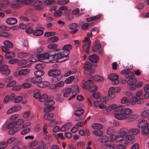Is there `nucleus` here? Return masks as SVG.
Listing matches in <instances>:
<instances>
[{
	"mask_svg": "<svg viewBox=\"0 0 149 149\" xmlns=\"http://www.w3.org/2000/svg\"><path fill=\"white\" fill-rule=\"evenodd\" d=\"M72 125L73 124L72 123H66L61 127L60 129L61 131L62 132L67 131L71 128Z\"/></svg>",
	"mask_w": 149,
	"mask_h": 149,
	"instance_id": "aec40b11",
	"label": "nucleus"
},
{
	"mask_svg": "<svg viewBox=\"0 0 149 149\" xmlns=\"http://www.w3.org/2000/svg\"><path fill=\"white\" fill-rule=\"evenodd\" d=\"M37 55L30 57L29 59V61L30 62H34L36 61H38V59L37 58Z\"/></svg>",
	"mask_w": 149,
	"mask_h": 149,
	"instance_id": "13d9d810",
	"label": "nucleus"
},
{
	"mask_svg": "<svg viewBox=\"0 0 149 149\" xmlns=\"http://www.w3.org/2000/svg\"><path fill=\"white\" fill-rule=\"evenodd\" d=\"M93 129L96 130H101L103 128V126L101 124L98 123H95L91 125Z\"/></svg>",
	"mask_w": 149,
	"mask_h": 149,
	"instance_id": "a878e982",
	"label": "nucleus"
},
{
	"mask_svg": "<svg viewBox=\"0 0 149 149\" xmlns=\"http://www.w3.org/2000/svg\"><path fill=\"white\" fill-rule=\"evenodd\" d=\"M130 109L131 110L130 112V113L126 115L125 118H123L121 120H127V121L128 122H130L134 121L138 117V115L136 114H133L130 116L129 115L131 114L132 113V109L130 108Z\"/></svg>",
	"mask_w": 149,
	"mask_h": 149,
	"instance_id": "9b49d317",
	"label": "nucleus"
},
{
	"mask_svg": "<svg viewBox=\"0 0 149 149\" xmlns=\"http://www.w3.org/2000/svg\"><path fill=\"white\" fill-rule=\"evenodd\" d=\"M108 96L110 99H113L116 96L114 88L112 87L110 88L108 91Z\"/></svg>",
	"mask_w": 149,
	"mask_h": 149,
	"instance_id": "f3484780",
	"label": "nucleus"
},
{
	"mask_svg": "<svg viewBox=\"0 0 149 149\" xmlns=\"http://www.w3.org/2000/svg\"><path fill=\"white\" fill-rule=\"evenodd\" d=\"M42 80V79L41 77L38 78L35 77V78H31L30 81L32 83L38 86L39 83Z\"/></svg>",
	"mask_w": 149,
	"mask_h": 149,
	"instance_id": "412c9836",
	"label": "nucleus"
},
{
	"mask_svg": "<svg viewBox=\"0 0 149 149\" xmlns=\"http://www.w3.org/2000/svg\"><path fill=\"white\" fill-rule=\"evenodd\" d=\"M15 1L18 3L19 4H30L31 3L32 1L31 0H15Z\"/></svg>",
	"mask_w": 149,
	"mask_h": 149,
	"instance_id": "f704fd0d",
	"label": "nucleus"
},
{
	"mask_svg": "<svg viewBox=\"0 0 149 149\" xmlns=\"http://www.w3.org/2000/svg\"><path fill=\"white\" fill-rule=\"evenodd\" d=\"M130 108H124L123 105H120L118 106L117 105V107L115 111L119 112L122 111V112H117L115 113V117L117 119L121 120L123 118L126 117V115L130 113Z\"/></svg>",
	"mask_w": 149,
	"mask_h": 149,
	"instance_id": "7ed1b4c3",
	"label": "nucleus"
},
{
	"mask_svg": "<svg viewBox=\"0 0 149 149\" xmlns=\"http://www.w3.org/2000/svg\"><path fill=\"white\" fill-rule=\"evenodd\" d=\"M100 141L102 143L106 142L108 141V137L106 135H103L102 136L100 139Z\"/></svg>",
	"mask_w": 149,
	"mask_h": 149,
	"instance_id": "0e129e2a",
	"label": "nucleus"
},
{
	"mask_svg": "<svg viewBox=\"0 0 149 149\" xmlns=\"http://www.w3.org/2000/svg\"><path fill=\"white\" fill-rule=\"evenodd\" d=\"M132 97L130 99L126 97H123L121 100V103L123 104H125L127 105H129L131 104L132 105H134L135 104H133L132 103Z\"/></svg>",
	"mask_w": 149,
	"mask_h": 149,
	"instance_id": "2eb2a0df",
	"label": "nucleus"
},
{
	"mask_svg": "<svg viewBox=\"0 0 149 149\" xmlns=\"http://www.w3.org/2000/svg\"><path fill=\"white\" fill-rule=\"evenodd\" d=\"M44 49L42 47H39L33 50V52L35 53H40L43 52Z\"/></svg>",
	"mask_w": 149,
	"mask_h": 149,
	"instance_id": "603ef678",
	"label": "nucleus"
},
{
	"mask_svg": "<svg viewBox=\"0 0 149 149\" xmlns=\"http://www.w3.org/2000/svg\"><path fill=\"white\" fill-rule=\"evenodd\" d=\"M49 88L50 89H53L54 91L56 92L58 91L59 90V89L56 85V84H51Z\"/></svg>",
	"mask_w": 149,
	"mask_h": 149,
	"instance_id": "052dcab7",
	"label": "nucleus"
},
{
	"mask_svg": "<svg viewBox=\"0 0 149 149\" xmlns=\"http://www.w3.org/2000/svg\"><path fill=\"white\" fill-rule=\"evenodd\" d=\"M91 67V64L89 62H85L84 65V69L86 70H90Z\"/></svg>",
	"mask_w": 149,
	"mask_h": 149,
	"instance_id": "79ce46f5",
	"label": "nucleus"
},
{
	"mask_svg": "<svg viewBox=\"0 0 149 149\" xmlns=\"http://www.w3.org/2000/svg\"><path fill=\"white\" fill-rule=\"evenodd\" d=\"M64 57H65L66 58V59L64 60H66L68 59L69 57L68 56V54H64V52H59L53 56L52 55V58H53L54 60H53L55 61Z\"/></svg>",
	"mask_w": 149,
	"mask_h": 149,
	"instance_id": "1a4fd4ad",
	"label": "nucleus"
},
{
	"mask_svg": "<svg viewBox=\"0 0 149 149\" xmlns=\"http://www.w3.org/2000/svg\"><path fill=\"white\" fill-rule=\"evenodd\" d=\"M143 94V91L142 90H139L136 91L135 96L132 97V103L136 104H141L143 103V98H141Z\"/></svg>",
	"mask_w": 149,
	"mask_h": 149,
	"instance_id": "20e7f679",
	"label": "nucleus"
},
{
	"mask_svg": "<svg viewBox=\"0 0 149 149\" xmlns=\"http://www.w3.org/2000/svg\"><path fill=\"white\" fill-rule=\"evenodd\" d=\"M49 101H53L52 99L48 97L47 95L45 94H43L41 96L39 101L41 102H45V103L47 102V103H49Z\"/></svg>",
	"mask_w": 149,
	"mask_h": 149,
	"instance_id": "6ab92c4d",
	"label": "nucleus"
},
{
	"mask_svg": "<svg viewBox=\"0 0 149 149\" xmlns=\"http://www.w3.org/2000/svg\"><path fill=\"white\" fill-rule=\"evenodd\" d=\"M109 79L112 81L113 84L114 85H117L119 82L118 80L119 76L116 73H112L108 76Z\"/></svg>",
	"mask_w": 149,
	"mask_h": 149,
	"instance_id": "9d476101",
	"label": "nucleus"
},
{
	"mask_svg": "<svg viewBox=\"0 0 149 149\" xmlns=\"http://www.w3.org/2000/svg\"><path fill=\"white\" fill-rule=\"evenodd\" d=\"M44 72L42 70H38L34 72V74L35 77H40L41 76L43 75Z\"/></svg>",
	"mask_w": 149,
	"mask_h": 149,
	"instance_id": "a19ab883",
	"label": "nucleus"
},
{
	"mask_svg": "<svg viewBox=\"0 0 149 149\" xmlns=\"http://www.w3.org/2000/svg\"><path fill=\"white\" fill-rule=\"evenodd\" d=\"M77 26V25L75 23H73L69 25V28L72 30H73L71 31L72 34H74L77 32L78 30L76 29Z\"/></svg>",
	"mask_w": 149,
	"mask_h": 149,
	"instance_id": "5701e85b",
	"label": "nucleus"
},
{
	"mask_svg": "<svg viewBox=\"0 0 149 149\" xmlns=\"http://www.w3.org/2000/svg\"><path fill=\"white\" fill-rule=\"evenodd\" d=\"M19 115L18 114H15L10 116V119L11 121H13L16 120L19 118Z\"/></svg>",
	"mask_w": 149,
	"mask_h": 149,
	"instance_id": "4d7b16f0",
	"label": "nucleus"
},
{
	"mask_svg": "<svg viewBox=\"0 0 149 149\" xmlns=\"http://www.w3.org/2000/svg\"><path fill=\"white\" fill-rule=\"evenodd\" d=\"M0 72L6 75H8L10 73V70L8 69V66L4 65L0 67Z\"/></svg>",
	"mask_w": 149,
	"mask_h": 149,
	"instance_id": "a211bd4d",
	"label": "nucleus"
},
{
	"mask_svg": "<svg viewBox=\"0 0 149 149\" xmlns=\"http://www.w3.org/2000/svg\"><path fill=\"white\" fill-rule=\"evenodd\" d=\"M31 128L29 127L24 129L21 131V134L22 135H24L29 132Z\"/></svg>",
	"mask_w": 149,
	"mask_h": 149,
	"instance_id": "69168bd1",
	"label": "nucleus"
},
{
	"mask_svg": "<svg viewBox=\"0 0 149 149\" xmlns=\"http://www.w3.org/2000/svg\"><path fill=\"white\" fill-rule=\"evenodd\" d=\"M74 79V76H71L67 78L65 81V82L66 84H68L71 83Z\"/></svg>",
	"mask_w": 149,
	"mask_h": 149,
	"instance_id": "49530a36",
	"label": "nucleus"
},
{
	"mask_svg": "<svg viewBox=\"0 0 149 149\" xmlns=\"http://www.w3.org/2000/svg\"><path fill=\"white\" fill-rule=\"evenodd\" d=\"M148 124L147 123V121L146 120H141L138 122L137 126L139 128L142 129L147 125Z\"/></svg>",
	"mask_w": 149,
	"mask_h": 149,
	"instance_id": "b1692460",
	"label": "nucleus"
},
{
	"mask_svg": "<svg viewBox=\"0 0 149 149\" xmlns=\"http://www.w3.org/2000/svg\"><path fill=\"white\" fill-rule=\"evenodd\" d=\"M9 3L10 4L9 5H10L12 7L15 8L19 7V4L17 2L15 1H13L11 3L9 2Z\"/></svg>",
	"mask_w": 149,
	"mask_h": 149,
	"instance_id": "5fc2aeb1",
	"label": "nucleus"
},
{
	"mask_svg": "<svg viewBox=\"0 0 149 149\" xmlns=\"http://www.w3.org/2000/svg\"><path fill=\"white\" fill-rule=\"evenodd\" d=\"M38 144L37 141L33 140L31 141L27 145L29 148H31L36 146Z\"/></svg>",
	"mask_w": 149,
	"mask_h": 149,
	"instance_id": "e433bc0d",
	"label": "nucleus"
},
{
	"mask_svg": "<svg viewBox=\"0 0 149 149\" xmlns=\"http://www.w3.org/2000/svg\"><path fill=\"white\" fill-rule=\"evenodd\" d=\"M29 55V54L25 52H20L17 54V57L20 58H23L28 57Z\"/></svg>",
	"mask_w": 149,
	"mask_h": 149,
	"instance_id": "c85d7f7f",
	"label": "nucleus"
},
{
	"mask_svg": "<svg viewBox=\"0 0 149 149\" xmlns=\"http://www.w3.org/2000/svg\"><path fill=\"white\" fill-rule=\"evenodd\" d=\"M14 127L13 123H11L8 124H5L2 126V128L4 130H6L7 128V129H11Z\"/></svg>",
	"mask_w": 149,
	"mask_h": 149,
	"instance_id": "58836bf2",
	"label": "nucleus"
},
{
	"mask_svg": "<svg viewBox=\"0 0 149 149\" xmlns=\"http://www.w3.org/2000/svg\"><path fill=\"white\" fill-rule=\"evenodd\" d=\"M63 76L62 75H59L54 76L52 78V80L53 82L55 83L61 80Z\"/></svg>",
	"mask_w": 149,
	"mask_h": 149,
	"instance_id": "72a5a7b5",
	"label": "nucleus"
},
{
	"mask_svg": "<svg viewBox=\"0 0 149 149\" xmlns=\"http://www.w3.org/2000/svg\"><path fill=\"white\" fill-rule=\"evenodd\" d=\"M44 67V63L38 64L36 66V69L38 70H42Z\"/></svg>",
	"mask_w": 149,
	"mask_h": 149,
	"instance_id": "864d4df0",
	"label": "nucleus"
},
{
	"mask_svg": "<svg viewBox=\"0 0 149 149\" xmlns=\"http://www.w3.org/2000/svg\"><path fill=\"white\" fill-rule=\"evenodd\" d=\"M49 103H47V102L44 103V105L46 106L44 109V111L46 113L48 112L51 111L52 109H53L54 107L52 106L55 103L54 101H49Z\"/></svg>",
	"mask_w": 149,
	"mask_h": 149,
	"instance_id": "ddd939ff",
	"label": "nucleus"
},
{
	"mask_svg": "<svg viewBox=\"0 0 149 149\" xmlns=\"http://www.w3.org/2000/svg\"><path fill=\"white\" fill-rule=\"evenodd\" d=\"M106 98L104 97L100 100L95 101L93 102L94 105L96 108H100L103 110L105 109L107 113L111 112L113 110H114L115 111L117 107V104H113L107 107L106 105Z\"/></svg>",
	"mask_w": 149,
	"mask_h": 149,
	"instance_id": "f03ea898",
	"label": "nucleus"
},
{
	"mask_svg": "<svg viewBox=\"0 0 149 149\" xmlns=\"http://www.w3.org/2000/svg\"><path fill=\"white\" fill-rule=\"evenodd\" d=\"M3 44L5 46L9 48H11L13 47V44L9 40H5Z\"/></svg>",
	"mask_w": 149,
	"mask_h": 149,
	"instance_id": "37998d69",
	"label": "nucleus"
},
{
	"mask_svg": "<svg viewBox=\"0 0 149 149\" xmlns=\"http://www.w3.org/2000/svg\"><path fill=\"white\" fill-rule=\"evenodd\" d=\"M72 91V89L70 88H65L64 90V93L63 94V96L66 97H69L70 94Z\"/></svg>",
	"mask_w": 149,
	"mask_h": 149,
	"instance_id": "473e14b6",
	"label": "nucleus"
},
{
	"mask_svg": "<svg viewBox=\"0 0 149 149\" xmlns=\"http://www.w3.org/2000/svg\"><path fill=\"white\" fill-rule=\"evenodd\" d=\"M15 55L14 53L12 52H9L5 54V57L7 59H11L15 57Z\"/></svg>",
	"mask_w": 149,
	"mask_h": 149,
	"instance_id": "cd10ccee",
	"label": "nucleus"
},
{
	"mask_svg": "<svg viewBox=\"0 0 149 149\" xmlns=\"http://www.w3.org/2000/svg\"><path fill=\"white\" fill-rule=\"evenodd\" d=\"M114 133L115 131L113 127H110L107 129V133L108 135H110L111 140L110 141H115L117 142H121L122 143V140L118 141L119 140H118L119 139H118V138L120 136V132H119V135H118L114 134Z\"/></svg>",
	"mask_w": 149,
	"mask_h": 149,
	"instance_id": "39448f33",
	"label": "nucleus"
},
{
	"mask_svg": "<svg viewBox=\"0 0 149 149\" xmlns=\"http://www.w3.org/2000/svg\"><path fill=\"white\" fill-rule=\"evenodd\" d=\"M149 114V107L146 108L145 109L142 111L141 114V115L143 117H146Z\"/></svg>",
	"mask_w": 149,
	"mask_h": 149,
	"instance_id": "c03bdc74",
	"label": "nucleus"
},
{
	"mask_svg": "<svg viewBox=\"0 0 149 149\" xmlns=\"http://www.w3.org/2000/svg\"><path fill=\"white\" fill-rule=\"evenodd\" d=\"M76 72V70L75 69L72 70H69L66 72L64 75V76L67 77L69 76L71 74L75 73Z\"/></svg>",
	"mask_w": 149,
	"mask_h": 149,
	"instance_id": "8fccbe9b",
	"label": "nucleus"
},
{
	"mask_svg": "<svg viewBox=\"0 0 149 149\" xmlns=\"http://www.w3.org/2000/svg\"><path fill=\"white\" fill-rule=\"evenodd\" d=\"M140 132L138 128H132L128 130L126 128H122L120 130V136L118 141L122 140V143L125 145L131 144L134 142V135H136Z\"/></svg>",
	"mask_w": 149,
	"mask_h": 149,
	"instance_id": "f257e3e1",
	"label": "nucleus"
},
{
	"mask_svg": "<svg viewBox=\"0 0 149 149\" xmlns=\"http://www.w3.org/2000/svg\"><path fill=\"white\" fill-rule=\"evenodd\" d=\"M19 130V127H13L12 128L9 130V133L10 135L14 134L17 132Z\"/></svg>",
	"mask_w": 149,
	"mask_h": 149,
	"instance_id": "ea45409f",
	"label": "nucleus"
},
{
	"mask_svg": "<svg viewBox=\"0 0 149 149\" xmlns=\"http://www.w3.org/2000/svg\"><path fill=\"white\" fill-rule=\"evenodd\" d=\"M93 84V82L91 80H89L88 81H85L82 86L83 88L89 90V91H96L98 89L97 86L94 85L91 86Z\"/></svg>",
	"mask_w": 149,
	"mask_h": 149,
	"instance_id": "423d86ee",
	"label": "nucleus"
},
{
	"mask_svg": "<svg viewBox=\"0 0 149 149\" xmlns=\"http://www.w3.org/2000/svg\"><path fill=\"white\" fill-rule=\"evenodd\" d=\"M16 84V82L15 80L9 82L6 85L7 87H10L14 86Z\"/></svg>",
	"mask_w": 149,
	"mask_h": 149,
	"instance_id": "6e6d98bb",
	"label": "nucleus"
},
{
	"mask_svg": "<svg viewBox=\"0 0 149 149\" xmlns=\"http://www.w3.org/2000/svg\"><path fill=\"white\" fill-rule=\"evenodd\" d=\"M136 82L137 79L133 78L129 79L127 81V84L130 86V88L131 91H134L136 89Z\"/></svg>",
	"mask_w": 149,
	"mask_h": 149,
	"instance_id": "f8f14e48",
	"label": "nucleus"
},
{
	"mask_svg": "<svg viewBox=\"0 0 149 149\" xmlns=\"http://www.w3.org/2000/svg\"><path fill=\"white\" fill-rule=\"evenodd\" d=\"M92 133L95 135L100 136H102L103 134V132L101 130H95L92 131Z\"/></svg>",
	"mask_w": 149,
	"mask_h": 149,
	"instance_id": "de8ad7c7",
	"label": "nucleus"
},
{
	"mask_svg": "<svg viewBox=\"0 0 149 149\" xmlns=\"http://www.w3.org/2000/svg\"><path fill=\"white\" fill-rule=\"evenodd\" d=\"M89 61L93 63H97L99 61V57L95 54L91 55L88 57Z\"/></svg>",
	"mask_w": 149,
	"mask_h": 149,
	"instance_id": "dca6fc26",
	"label": "nucleus"
},
{
	"mask_svg": "<svg viewBox=\"0 0 149 149\" xmlns=\"http://www.w3.org/2000/svg\"><path fill=\"white\" fill-rule=\"evenodd\" d=\"M63 13L59 10L55 11L54 13V16L56 17H60L62 16Z\"/></svg>",
	"mask_w": 149,
	"mask_h": 149,
	"instance_id": "09e8293b",
	"label": "nucleus"
},
{
	"mask_svg": "<svg viewBox=\"0 0 149 149\" xmlns=\"http://www.w3.org/2000/svg\"><path fill=\"white\" fill-rule=\"evenodd\" d=\"M31 84L29 83H24L22 85V88H27L30 87Z\"/></svg>",
	"mask_w": 149,
	"mask_h": 149,
	"instance_id": "774afa93",
	"label": "nucleus"
},
{
	"mask_svg": "<svg viewBox=\"0 0 149 149\" xmlns=\"http://www.w3.org/2000/svg\"><path fill=\"white\" fill-rule=\"evenodd\" d=\"M59 38L57 36H54L50 37L48 39V41L50 42H55L57 41Z\"/></svg>",
	"mask_w": 149,
	"mask_h": 149,
	"instance_id": "bf43d9fd",
	"label": "nucleus"
},
{
	"mask_svg": "<svg viewBox=\"0 0 149 149\" xmlns=\"http://www.w3.org/2000/svg\"><path fill=\"white\" fill-rule=\"evenodd\" d=\"M141 132L143 135H146L149 134V123L142 129Z\"/></svg>",
	"mask_w": 149,
	"mask_h": 149,
	"instance_id": "c756f323",
	"label": "nucleus"
},
{
	"mask_svg": "<svg viewBox=\"0 0 149 149\" xmlns=\"http://www.w3.org/2000/svg\"><path fill=\"white\" fill-rule=\"evenodd\" d=\"M82 49L87 54L89 53V49L91 44L89 39L87 37H85L84 39L82 41Z\"/></svg>",
	"mask_w": 149,
	"mask_h": 149,
	"instance_id": "0eeeda50",
	"label": "nucleus"
},
{
	"mask_svg": "<svg viewBox=\"0 0 149 149\" xmlns=\"http://www.w3.org/2000/svg\"><path fill=\"white\" fill-rule=\"evenodd\" d=\"M42 2L39 0H36L34 1L33 5L37 9H39L42 5Z\"/></svg>",
	"mask_w": 149,
	"mask_h": 149,
	"instance_id": "4c0bfd02",
	"label": "nucleus"
},
{
	"mask_svg": "<svg viewBox=\"0 0 149 149\" xmlns=\"http://www.w3.org/2000/svg\"><path fill=\"white\" fill-rule=\"evenodd\" d=\"M7 146V143L6 141H2L0 143V149H3Z\"/></svg>",
	"mask_w": 149,
	"mask_h": 149,
	"instance_id": "e2e57ef3",
	"label": "nucleus"
},
{
	"mask_svg": "<svg viewBox=\"0 0 149 149\" xmlns=\"http://www.w3.org/2000/svg\"><path fill=\"white\" fill-rule=\"evenodd\" d=\"M101 47V45L99 43H94L92 47V51L93 52H95L99 50Z\"/></svg>",
	"mask_w": 149,
	"mask_h": 149,
	"instance_id": "7c9ffc66",
	"label": "nucleus"
},
{
	"mask_svg": "<svg viewBox=\"0 0 149 149\" xmlns=\"http://www.w3.org/2000/svg\"><path fill=\"white\" fill-rule=\"evenodd\" d=\"M57 45L56 44L52 43L47 45V47L49 49H55L57 47Z\"/></svg>",
	"mask_w": 149,
	"mask_h": 149,
	"instance_id": "680f3d73",
	"label": "nucleus"
},
{
	"mask_svg": "<svg viewBox=\"0 0 149 149\" xmlns=\"http://www.w3.org/2000/svg\"><path fill=\"white\" fill-rule=\"evenodd\" d=\"M84 111L82 109H79L74 112V114L77 116H81L83 113Z\"/></svg>",
	"mask_w": 149,
	"mask_h": 149,
	"instance_id": "a18cd8bd",
	"label": "nucleus"
},
{
	"mask_svg": "<svg viewBox=\"0 0 149 149\" xmlns=\"http://www.w3.org/2000/svg\"><path fill=\"white\" fill-rule=\"evenodd\" d=\"M6 22L8 24L12 25L17 23V20L15 18L10 17L6 20Z\"/></svg>",
	"mask_w": 149,
	"mask_h": 149,
	"instance_id": "393cba45",
	"label": "nucleus"
},
{
	"mask_svg": "<svg viewBox=\"0 0 149 149\" xmlns=\"http://www.w3.org/2000/svg\"><path fill=\"white\" fill-rule=\"evenodd\" d=\"M28 61L27 60L23 59L20 61H19L18 64L19 65H22L27 63Z\"/></svg>",
	"mask_w": 149,
	"mask_h": 149,
	"instance_id": "338daca9",
	"label": "nucleus"
},
{
	"mask_svg": "<svg viewBox=\"0 0 149 149\" xmlns=\"http://www.w3.org/2000/svg\"><path fill=\"white\" fill-rule=\"evenodd\" d=\"M54 116V114L52 113L45 114L43 116L44 118L46 120H50Z\"/></svg>",
	"mask_w": 149,
	"mask_h": 149,
	"instance_id": "c9c22d12",
	"label": "nucleus"
},
{
	"mask_svg": "<svg viewBox=\"0 0 149 149\" xmlns=\"http://www.w3.org/2000/svg\"><path fill=\"white\" fill-rule=\"evenodd\" d=\"M0 36L3 37L10 38L12 36V35L11 34L9 33L8 32H3L0 33Z\"/></svg>",
	"mask_w": 149,
	"mask_h": 149,
	"instance_id": "3c124183",
	"label": "nucleus"
},
{
	"mask_svg": "<svg viewBox=\"0 0 149 149\" xmlns=\"http://www.w3.org/2000/svg\"><path fill=\"white\" fill-rule=\"evenodd\" d=\"M30 71L29 69L28 68L22 69L19 71L18 74L19 76L26 75Z\"/></svg>",
	"mask_w": 149,
	"mask_h": 149,
	"instance_id": "bb28decb",
	"label": "nucleus"
},
{
	"mask_svg": "<svg viewBox=\"0 0 149 149\" xmlns=\"http://www.w3.org/2000/svg\"><path fill=\"white\" fill-rule=\"evenodd\" d=\"M72 49V46L71 44H67L64 46L62 47L63 50L66 52L65 54H68V56L70 53V51Z\"/></svg>",
	"mask_w": 149,
	"mask_h": 149,
	"instance_id": "4be33fe9",
	"label": "nucleus"
},
{
	"mask_svg": "<svg viewBox=\"0 0 149 149\" xmlns=\"http://www.w3.org/2000/svg\"><path fill=\"white\" fill-rule=\"evenodd\" d=\"M52 55L48 53H44L37 55V57L38 59V61L45 62V61L48 59L50 57L52 58Z\"/></svg>",
	"mask_w": 149,
	"mask_h": 149,
	"instance_id": "6e6552de",
	"label": "nucleus"
},
{
	"mask_svg": "<svg viewBox=\"0 0 149 149\" xmlns=\"http://www.w3.org/2000/svg\"><path fill=\"white\" fill-rule=\"evenodd\" d=\"M44 29V28L42 27H37L33 31V35L37 36H40L43 34Z\"/></svg>",
	"mask_w": 149,
	"mask_h": 149,
	"instance_id": "4468645a",
	"label": "nucleus"
},
{
	"mask_svg": "<svg viewBox=\"0 0 149 149\" xmlns=\"http://www.w3.org/2000/svg\"><path fill=\"white\" fill-rule=\"evenodd\" d=\"M49 84V82L47 81H41L38 85V86L41 88H45Z\"/></svg>",
	"mask_w": 149,
	"mask_h": 149,
	"instance_id": "2f4dec72",
	"label": "nucleus"
}]
</instances>
